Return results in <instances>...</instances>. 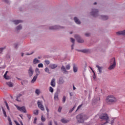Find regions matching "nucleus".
Returning <instances> with one entry per match:
<instances>
[{
    "label": "nucleus",
    "mask_w": 125,
    "mask_h": 125,
    "mask_svg": "<svg viewBox=\"0 0 125 125\" xmlns=\"http://www.w3.org/2000/svg\"><path fill=\"white\" fill-rule=\"evenodd\" d=\"M76 119L77 120V122L80 124L84 123V121L85 120H87L88 119V116L85 114H79L76 116Z\"/></svg>",
    "instance_id": "nucleus-1"
},
{
    "label": "nucleus",
    "mask_w": 125,
    "mask_h": 125,
    "mask_svg": "<svg viewBox=\"0 0 125 125\" xmlns=\"http://www.w3.org/2000/svg\"><path fill=\"white\" fill-rule=\"evenodd\" d=\"M106 102L107 103H115L117 102V98L113 95H109L106 98Z\"/></svg>",
    "instance_id": "nucleus-2"
},
{
    "label": "nucleus",
    "mask_w": 125,
    "mask_h": 125,
    "mask_svg": "<svg viewBox=\"0 0 125 125\" xmlns=\"http://www.w3.org/2000/svg\"><path fill=\"white\" fill-rule=\"evenodd\" d=\"M110 66L108 68V70H113L116 68V59L113 58L110 61Z\"/></svg>",
    "instance_id": "nucleus-3"
},
{
    "label": "nucleus",
    "mask_w": 125,
    "mask_h": 125,
    "mask_svg": "<svg viewBox=\"0 0 125 125\" xmlns=\"http://www.w3.org/2000/svg\"><path fill=\"white\" fill-rule=\"evenodd\" d=\"M100 119H101V120H102V121H105V122L102 125H106V124H108V123L109 122V116H108V115H107V114H104L102 115L100 117Z\"/></svg>",
    "instance_id": "nucleus-4"
},
{
    "label": "nucleus",
    "mask_w": 125,
    "mask_h": 125,
    "mask_svg": "<svg viewBox=\"0 0 125 125\" xmlns=\"http://www.w3.org/2000/svg\"><path fill=\"white\" fill-rule=\"evenodd\" d=\"M70 69H71V65H70V64L66 65L65 68L64 65H62L61 67V70L63 74H66L67 72L66 70H70Z\"/></svg>",
    "instance_id": "nucleus-5"
},
{
    "label": "nucleus",
    "mask_w": 125,
    "mask_h": 125,
    "mask_svg": "<svg viewBox=\"0 0 125 125\" xmlns=\"http://www.w3.org/2000/svg\"><path fill=\"white\" fill-rule=\"evenodd\" d=\"M16 108L20 111V112H23V113H27V111L26 110V107L25 106H19L17 105H15Z\"/></svg>",
    "instance_id": "nucleus-6"
},
{
    "label": "nucleus",
    "mask_w": 125,
    "mask_h": 125,
    "mask_svg": "<svg viewBox=\"0 0 125 125\" xmlns=\"http://www.w3.org/2000/svg\"><path fill=\"white\" fill-rule=\"evenodd\" d=\"M37 105L39 109H41L42 111H44V106H43V105L42 104V101H38Z\"/></svg>",
    "instance_id": "nucleus-7"
},
{
    "label": "nucleus",
    "mask_w": 125,
    "mask_h": 125,
    "mask_svg": "<svg viewBox=\"0 0 125 125\" xmlns=\"http://www.w3.org/2000/svg\"><path fill=\"white\" fill-rule=\"evenodd\" d=\"M98 15V10L95 9H94L92 10V12H91V15H92L94 17H97V15Z\"/></svg>",
    "instance_id": "nucleus-8"
},
{
    "label": "nucleus",
    "mask_w": 125,
    "mask_h": 125,
    "mask_svg": "<svg viewBox=\"0 0 125 125\" xmlns=\"http://www.w3.org/2000/svg\"><path fill=\"white\" fill-rule=\"evenodd\" d=\"M63 27H61L58 25H55L54 26H51L49 27L50 30H58L59 29H63Z\"/></svg>",
    "instance_id": "nucleus-9"
},
{
    "label": "nucleus",
    "mask_w": 125,
    "mask_h": 125,
    "mask_svg": "<svg viewBox=\"0 0 125 125\" xmlns=\"http://www.w3.org/2000/svg\"><path fill=\"white\" fill-rule=\"evenodd\" d=\"M33 75H34V69L32 67H30L28 70V75L29 77H32Z\"/></svg>",
    "instance_id": "nucleus-10"
},
{
    "label": "nucleus",
    "mask_w": 125,
    "mask_h": 125,
    "mask_svg": "<svg viewBox=\"0 0 125 125\" xmlns=\"http://www.w3.org/2000/svg\"><path fill=\"white\" fill-rule=\"evenodd\" d=\"M51 86L53 87H55V86L56 85V83L55 82V79L53 78L52 80L51 81V83H50Z\"/></svg>",
    "instance_id": "nucleus-11"
},
{
    "label": "nucleus",
    "mask_w": 125,
    "mask_h": 125,
    "mask_svg": "<svg viewBox=\"0 0 125 125\" xmlns=\"http://www.w3.org/2000/svg\"><path fill=\"white\" fill-rule=\"evenodd\" d=\"M75 38L77 39L78 42L83 43L84 42L83 40L80 38V37L78 35H75Z\"/></svg>",
    "instance_id": "nucleus-12"
},
{
    "label": "nucleus",
    "mask_w": 125,
    "mask_h": 125,
    "mask_svg": "<svg viewBox=\"0 0 125 125\" xmlns=\"http://www.w3.org/2000/svg\"><path fill=\"white\" fill-rule=\"evenodd\" d=\"M61 121L62 122V124H67V123H69V122H70V120H67L65 118H62V119Z\"/></svg>",
    "instance_id": "nucleus-13"
},
{
    "label": "nucleus",
    "mask_w": 125,
    "mask_h": 125,
    "mask_svg": "<svg viewBox=\"0 0 125 125\" xmlns=\"http://www.w3.org/2000/svg\"><path fill=\"white\" fill-rule=\"evenodd\" d=\"M13 22H14L15 25H18V24H19V23H22V22H23V21H22L21 20H16V21H13Z\"/></svg>",
    "instance_id": "nucleus-14"
},
{
    "label": "nucleus",
    "mask_w": 125,
    "mask_h": 125,
    "mask_svg": "<svg viewBox=\"0 0 125 125\" xmlns=\"http://www.w3.org/2000/svg\"><path fill=\"white\" fill-rule=\"evenodd\" d=\"M35 73H36V75L37 77L39 76L41 74V71H40V69L38 68H36L35 69Z\"/></svg>",
    "instance_id": "nucleus-15"
},
{
    "label": "nucleus",
    "mask_w": 125,
    "mask_h": 125,
    "mask_svg": "<svg viewBox=\"0 0 125 125\" xmlns=\"http://www.w3.org/2000/svg\"><path fill=\"white\" fill-rule=\"evenodd\" d=\"M73 72L74 73H77V72H78V67L75 64H73Z\"/></svg>",
    "instance_id": "nucleus-16"
},
{
    "label": "nucleus",
    "mask_w": 125,
    "mask_h": 125,
    "mask_svg": "<svg viewBox=\"0 0 125 125\" xmlns=\"http://www.w3.org/2000/svg\"><path fill=\"white\" fill-rule=\"evenodd\" d=\"M99 18L102 19L103 20H107L108 18V16H101Z\"/></svg>",
    "instance_id": "nucleus-17"
},
{
    "label": "nucleus",
    "mask_w": 125,
    "mask_h": 125,
    "mask_svg": "<svg viewBox=\"0 0 125 125\" xmlns=\"http://www.w3.org/2000/svg\"><path fill=\"white\" fill-rule=\"evenodd\" d=\"M33 64H38V63H41V62L37 58H35L33 60Z\"/></svg>",
    "instance_id": "nucleus-18"
},
{
    "label": "nucleus",
    "mask_w": 125,
    "mask_h": 125,
    "mask_svg": "<svg viewBox=\"0 0 125 125\" xmlns=\"http://www.w3.org/2000/svg\"><path fill=\"white\" fill-rule=\"evenodd\" d=\"M49 67L51 69H55V68H57V65L55 64H51L49 65Z\"/></svg>",
    "instance_id": "nucleus-19"
},
{
    "label": "nucleus",
    "mask_w": 125,
    "mask_h": 125,
    "mask_svg": "<svg viewBox=\"0 0 125 125\" xmlns=\"http://www.w3.org/2000/svg\"><path fill=\"white\" fill-rule=\"evenodd\" d=\"M74 21L75 23H76V24H81V21H80L79 19L77 18V17L74 18Z\"/></svg>",
    "instance_id": "nucleus-20"
},
{
    "label": "nucleus",
    "mask_w": 125,
    "mask_h": 125,
    "mask_svg": "<svg viewBox=\"0 0 125 125\" xmlns=\"http://www.w3.org/2000/svg\"><path fill=\"white\" fill-rule=\"evenodd\" d=\"M37 79H38V76H34L32 80H31V83H34L36 81H37Z\"/></svg>",
    "instance_id": "nucleus-21"
},
{
    "label": "nucleus",
    "mask_w": 125,
    "mask_h": 125,
    "mask_svg": "<svg viewBox=\"0 0 125 125\" xmlns=\"http://www.w3.org/2000/svg\"><path fill=\"white\" fill-rule=\"evenodd\" d=\"M96 67H97V68H98V70L100 74H101L102 73V67H100L98 65H97Z\"/></svg>",
    "instance_id": "nucleus-22"
},
{
    "label": "nucleus",
    "mask_w": 125,
    "mask_h": 125,
    "mask_svg": "<svg viewBox=\"0 0 125 125\" xmlns=\"http://www.w3.org/2000/svg\"><path fill=\"white\" fill-rule=\"evenodd\" d=\"M116 34L117 35H125V30L117 32Z\"/></svg>",
    "instance_id": "nucleus-23"
},
{
    "label": "nucleus",
    "mask_w": 125,
    "mask_h": 125,
    "mask_svg": "<svg viewBox=\"0 0 125 125\" xmlns=\"http://www.w3.org/2000/svg\"><path fill=\"white\" fill-rule=\"evenodd\" d=\"M6 84L9 87H13V83H12L9 82H7Z\"/></svg>",
    "instance_id": "nucleus-24"
},
{
    "label": "nucleus",
    "mask_w": 125,
    "mask_h": 125,
    "mask_svg": "<svg viewBox=\"0 0 125 125\" xmlns=\"http://www.w3.org/2000/svg\"><path fill=\"white\" fill-rule=\"evenodd\" d=\"M70 41H71V42H72V43H73L71 45V49H74V43H75V39H74L73 38H70Z\"/></svg>",
    "instance_id": "nucleus-25"
},
{
    "label": "nucleus",
    "mask_w": 125,
    "mask_h": 125,
    "mask_svg": "<svg viewBox=\"0 0 125 125\" xmlns=\"http://www.w3.org/2000/svg\"><path fill=\"white\" fill-rule=\"evenodd\" d=\"M58 96H59L58 93H56L54 96V99L56 101H57L59 99Z\"/></svg>",
    "instance_id": "nucleus-26"
},
{
    "label": "nucleus",
    "mask_w": 125,
    "mask_h": 125,
    "mask_svg": "<svg viewBox=\"0 0 125 125\" xmlns=\"http://www.w3.org/2000/svg\"><path fill=\"white\" fill-rule=\"evenodd\" d=\"M64 83V81L63 79H62V78L60 79L59 81V83L61 84L62 83Z\"/></svg>",
    "instance_id": "nucleus-27"
},
{
    "label": "nucleus",
    "mask_w": 125,
    "mask_h": 125,
    "mask_svg": "<svg viewBox=\"0 0 125 125\" xmlns=\"http://www.w3.org/2000/svg\"><path fill=\"white\" fill-rule=\"evenodd\" d=\"M3 77L4 78V79H5V80H10V77L6 76V73H5L4 74Z\"/></svg>",
    "instance_id": "nucleus-28"
},
{
    "label": "nucleus",
    "mask_w": 125,
    "mask_h": 125,
    "mask_svg": "<svg viewBox=\"0 0 125 125\" xmlns=\"http://www.w3.org/2000/svg\"><path fill=\"white\" fill-rule=\"evenodd\" d=\"M35 93H36V94H37V95H40V93H41V91L40 90V89H37L35 90Z\"/></svg>",
    "instance_id": "nucleus-29"
},
{
    "label": "nucleus",
    "mask_w": 125,
    "mask_h": 125,
    "mask_svg": "<svg viewBox=\"0 0 125 125\" xmlns=\"http://www.w3.org/2000/svg\"><path fill=\"white\" fill-rule=\"evenodd\" d=\"M107 124H111V125H112V124H114V119H112L110 120H109L108 119V122Z\"/></svg>",
    "instance_id": "nucleus-30"
},
{
    "label": "nucleus",
    "mask_w": 125,
    "mask_h": 125,
    "mask_svg": "<svg viewBox=\"0 0 125 125\" xmlns=\"http://www.w3.org/2000/svg\"><path fill=\"white\" fill-rule=\"evenodd\" d=\"M2 111H3V114L5 118L7 117V115H6V112H5V110H4V109H3V107H2Z\"/></svg>",
    "instance_id": "nucleus-31"
},
{
    "label": "nucleus",
    "mask_w": 125,
    "mask_h": 125,
    "mask_svg": "<svg viewBox=\"0 0 125 125\" xmlns=\"http://www.w3.org/2000/svg\"><path fill=\"white\" fill-rule=\"evenodd\" d=\"M34 115L36 116L39 115V110H36L33 111Z\"/></svg>",
    "instance_id": "nucleus-32"
},
{
    "label": "nucleus",
    "mask_w": 125,
    "mask_h": 125,
    "mask_svg": "<svg viewBox=\"0 0 125 125\" xmlns=\"http://www.w3.org/2000/svg\"><path fill=\"white\" fill-rule=\"evenodd\" d=\"M16 29L18 31L19 30H21L22 29V26L21 25H20L17 27Z\"/></svg>",
    "instance_id": "nucleus-33"
},
{
    "label": "nucleus",
    "mask_w": 125,
    "mask_h": 125,
    "mask_svg": "<svg viewBox=\"0 0 125 125\" xmlns=\"http://www.w3.org/2000/svg\"><path fill=\"white\" fill-rule=\"evenodd\" d=\"M38 68H43V64L42 63H39L38 65Z\"/></svg>",
    "instance_id": "nucleus-34"
},
{
    "label": "nucleus",
    "mask_w": 125,
    "mask_h": 125,
    "mask_svg": "<svg viewBox=\"0 0 125 125\" xmlns=\"http://www.w3.org/2000/svg\"><path fill=\"white\" fill-rule=\"evenodd\" d=\"M44 70H45V72H46V73H48V74H50V72H49V69H48V68L46 67Z\"/></svg>",
    "instance_id": "nucleus-35"
},
{
    "label": "nucleus",
    "mask_w": 125,
    "mask_h": 125,
    "mask_svg": "<svg viewBox=\"0 0 125 125\" xmlns=\"http://www.w3.org/2000/svg\"><path fill=\"white\" fill-rule=\"evenodd\" d=\"M62 102L63 103H65V102H66V97L65 96H63L62 97Z\"/></svg>",
    "instance_id": "nucleus-36"
},
{
    "label": "nucleus",
    "mask_w": 125,
    "mask_h": 125,
    "mask_svg": "<svg viewBox=\"0 0 125 125\" xmlns=\"http://www.w3.org/2000/svg\"><path fill=\"white\" fill-rule=\"evenodd\" d=\"M41 121L42 122H45V118H44L42 115V116Z\"/></svg>",
    "instance_id": "nucleus-37"
},
{
    "label": "nucleus",
    "mask_w": 125,
    "mask_h": 125,
    "mask_svg": "<svg viewBox=\"0 0 125 125\" xmlns=\"http://www.w3.org/2000/svg\"><path fill=\"white\" fill-rule=\"evenodd\" d=\"M8 120L9 125H12V122H11V119H10V118L8 117Z\"/></svg>",
    "instance_id": "nucleus-38"
},
{
    "label": "nucleus",
    "mask_w": 125,
    "mask_h": 125,
    "mask_svg": "<svg viewBox=\"0 0 125 125\" xmlns=\"http://www.w3.org/2000/svg\"><path fill=\"white\" fill-rule=\"evenodd\" d=\"M5 47L0 48V53H2Z\"/></svg>",
    "instance_id": "nucleus-39"
},
{
    "label": "nucleus",
    "mask_w": 125,
    "mask_h": 125,
    "mask_svg": "<svg viewBox=\"0 0 125 125\" xmlns=\"http://www.w3.org/2000/svg\"><path fill=\"white\" fill-rule=\"evenodd\" d=\"M75 108H76V106H74L70 110L69 113H72L74 110H75Z\"/></svg>",
    "instance_id": "nucleus-40"
},
{
    "label": "nucleus",
    "mask_w": 125,
    "mask_h": 125,
    "mask_svg": "<svg viewBox=\"0 0 125 125\" xmlns=\"http://www.w3.org/2000/svg\"><path fill=\"white\" fill-rule=\"evenodd\" d=\"M49 91L51 92L52 93L53 92V88L52 87H49Z\"/></svg>",
    "instance_id": "nucleus-41"
},
{
    "label": "nucleus",
    "mask_w": 125,
    "mask_h": 125,
    "mask_svg": "<svg viewBox=\"0 0 125 125\" xmlns=\"http://www.w3.org/2000/svg\"><path fill=\"white\" fill-rule=\"evenodd\" d=\"M44 62L47 65H49V63H50V62L48 60H45Z\"/></svg>",
    "instance_id": "nucleus-42"
},
{
    "label": "nucleus",
    "mask_w": 125,
    "mask_h": 125,
    "mask_svg": "<svg viewBox=\"0 0 125 125\" xmlns=\"http://www.w3.org/2000/svg\"><path fill=\"white\" fill-rule=\"evenodd\" d=\"M82 106H83V104H80L77 108V111H78V110L81 109V108H82Z\"/></svg>",
    "instance_id": "nucleus-43"
},
{
    "label": "nucleus",
    "mask_w": 125,
    "mask_h": 125,
    "mask_svg": "<svg viewBox=\"0 0 125 125\" xmlns=\"http://www.w3.org/2000/svg\"><path fill=\"white\" fill-rule=\"evenodd\" d=\"M27 117L29 119V120H31V118H32V116L29 114H27Z\"/></svg>",
    "instance_id": "nucleus-44"
},
{
    "label": "nucleus",
    "mask_w": 125,
    "mask_h": 125,
    "mask_svg": "<svg viewBox=\"0 0 125 125\" xmlns=\"http://www.w3.org/2000/svg\"><path fill=\"white\" fill-rule=\"evenodd\" d=\"M61 110H62V107H59V109H58V112H59V113H60L61 112Z\"/></svg>",
    "instance_id": "nucleus-45"
},
{
    "label": "nucleus",
    "mask_w": 125,
    "mask_h": 125,
    "mask_svg": "<svg viewBox=\"0 0 125 125\" xmlns=\"http://www.w3.org/2000/svg\"><path fill=\"white\" fill-rule=\"evenodd\" d=\"M6 106L7 107V110L9 111V106H8V104H7V103H6Z\"/></svg>",
    "instance_id": "nucleus-46"
},
{
    "label": "nucleus",
    "mask_w": 125,
    "mask_h": 125,
    "mask_svg": "<svg viewBox=\"0 0 125 125\" xmlns=\"http://www.w3.org/2000/svg\"><path fill=\"white\" fill-rule=\"evenodd\" d=\"M46 110L47 112V115H48V112H49V109H48V107H47V106H46Z\"/></svg>",
    "instance_id": "nucleus-47"
},
{
    "label": "nucleus",
    "mask_w": 125,
    "mask_h": 125,
    "mask_svg": "<svg viewBox=\"0 0 125 125\" xmlns=\"http://www.w3.org/2000/svg\"><path fill=\"white\" fill-rule=\"evenodd\" d=\"M37 120H38V119L37 118H35L34 121V124H37Z\"/></svg>",
    "instance_id": "nucleus-48"
},
{
    "label": "nucleus",
    "mask_w": 125,
    "mask_h": 125,
    "mask_svg": "<svg viewBox=\"0 0 125 125\" xmlns=\"http://www.w3.org/2000/svg\"><path fill=\"white\" fill-rule=\"evenodd\" d=\"M2 0L4 2H6V3H8L9 2V1H8V0Z\"/></svg>",
    "instance_id": "nucleus-49"
},
{
    "label": "nucleus",
    "mask_w": 125,
    "mask_h": 125,
    "mask_svg": "<svg viewBox=\"0 0 125 125\" xmlns=\"http://www.w3.org/2000/svg\"><path fill=\"white\" fill-rule=\"evenodd\" d=\"M48 125H52V121H49V122L48 123Z\"/></svg>",
    "instance_id": "nucleus-50"
},
{
    "label": "nucleus",
    "mask_w": 125,
    "mask_h": 125,
    "mask_svg": "<svg viewBox=\"0 0 125 125\" xmlns=\"http://www.w3.org/2000/svg\"><path fill=\"white\" fill-rule=\"evenodd\" d=\"M17 101H18L19 102H20L21 101V100L19 99V97H17L16 99Z\"/></svg>",
    "instance_id": "nucleus-51"
},
{
    "label": "nucleus",
    "mask_w": 125,
    "mask_h": 125,
    "mask_svg": "<svg viewBox=\"0 0 125 125\" xmlns=\"http://www.w3.org/2000/svg\"><path fill=\"white\" fill-rule=\"evenodd\" d=\"M90 34L89 33H85V36H86V37H89V36H90Z\"/></svg>",
    "instance_id": "nucleus-52"
},
{
    "label": "nucleus",
    "mask_w": 125,
    "mask_h": 125,
    "mask_svg": "<svg viewBox=\"0 0 125 125\" xmlns=\"http://www.w3.org/2000/svg\"><path fill=\"white\" fill-rule=\"evenodd\" d=\"M17 46H18V44H15V48H17Z\"/></svg>",
    "instance_id": "nucleus-53"
},
{
    "label": "nucleus",
    "mask_w": 125,
    "mask_h": 125,
    "mask_svg": "<svg viewBox=\"0 0 125 125\" xmlns=\"http://www.w3.org/2000/svg\"><path fill=\"white\" fill-rule=\"evenodd\" d=\"M21 96H22V95L21 94H19L18 97L20 98V97H21Z\"/></svg>",
    "instance_id": "nucleus-54"
},
{
    "label": "nucleus",
    "mask_w": 125,
    "mask_h": 125,
    "mask_svg": "<svg viewBox=\"0 0 125 125\" xmlns=\"http://www.w3.org/2000/svg\"><path fill=\"white\" fill-rule=\"evenodd\" d=\"M32 54H33V53H30V54L26 53V55H32Z\"/></svg>",
    "instance_id": "nucleus-55"
},
{
    "label": "nucleus",
    "mask_w": 125,
    "mask_h": 125,
    "mask_svg": "<svg viewBox=\"0 0 125 125\" xmlns=\"http://www.w3.org/2000/svg\"><path fill=\"white\" fill-rule=\"evenodd\" d=\"M76 90V87H75V85H73V90Z\"/></svg>",
    "instance_id": "nucleus-56"
},
{
    "label": "nucleus",
    "mask_w": 125,
    "mask_h": 125,
    "mask_svg": "<svg viewBox=\"0 0 125 125\" xmlns=\"http://www.w3.org/2000/svg\"><path fill=\"white\" fill-rule=\"evenodd\" d=\"M38 125H44L43 123H40Z\"/></svg>",
    "instance_id": "nucleus-57"
},
{
    "label": "nucleus",
    "mask_w": 125,
    "mask_h": 125,
    "mask_svg": "<svg viewBox=\"0 0 125 125\" xmlns=\"http://www.w3.org/2000/svg\"><path fill=\"white\" fill-rule=\"evenodd\" d=\"M70 96H73V95L72 94V93H70Z\"/></svg>",
    "instance_id": "nucleus-58"
},
{
    "label": "nucleus",
    "mask_w": 125,
    "mask_h": 125,
    "mask_svg": "<svg viewBox=\"0 0 125 125\" xmlns=\"http://www.w3.org/2000/svg\"><path fill=\"white\" fill-rule=\"evenodd\" d=\"M90 69H91V70L92 71V72H94V71H93V70H92V68H91V67H90Z\"/></svg>",
    "instance_id": "nucleus-59"
},
{
    "label": "nucleus",
    "mask_w": 125,
    "mask_h": 125,
    "mask_svg": "<svg viewBox=\"0 0 125 125\" xmlns=\"http://www.w3.org/2000/svg\"><path fill=\"white\" fill-rule=\"evenodd\" d=\"M83 52H86V51L85 50H83Z\"/></svg>",
    "instance_id": "nucleus-60"
},
{
    "label": "nucleus",
    "mask_w": 125,
    "mask_h": 125,
    "mask_svg": "<svg viewBox=\"0 0 125 125\" xmlns=\"http://www.w3.org/2000/svg\"><path fill=\"white\" fill-rule=\"evenodd\" d=\"M23 55H24V54H23V53H22L21 56H23Z\"/></svg>",
    "instance_id": "nucleus-61"
},
{
    "label": "nucleus",
    "mask_w": 125,
    "mask_h": 125,
    "mask_svg": "<svg viewBox=\"0 0 125 125\" xmlns=\"http://www.w3.org/2000/svg\"><path fill=\"white\" fill-rule=\"evenodd\" d=\"M21 125H23V123H22V122H21Z\"/></svg>",
    "instance_id": "nucleus-62"
},
{
    "label": "nucleus",
    "mask_w": 125,
    "mask_h": 125,
    "mask_svg": "<svg viewBox=\"0 0 125 125\" xmlns=\"http://www.w3.org/2000/svg\"><path fill=\"white\" fill-rule=\"evenodd\" d=\"M97 4V3H96V2L94 3V4Z\"/></svg>",
    "instance_id": "nucleus-63"
},
{
    "label": "nucleus",
    "mask_w": 125,
    "mask_h": 125,
    "mask_svg": "<svg viewBox=\"0 0 125 125\" xmlns=\"http://www.w3.org/2000/svg\"><path fill=\"white\" fill-rule=\"evenodd\" d=\"M93 78H94V79H95V76H94V77H93Z\"/></svg>",
    "instance_id": "nucleus-64"
}]
</instances>
